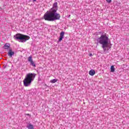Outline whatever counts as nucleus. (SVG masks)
<instances>
[{"label":"nucleus","mask_w":129,"mask_h":129,"mask_svg":"<svg viewBox=\"0 0 129 129\" xmlns=\"http://www.w3.org/2000/svg\"><path fill=\"white\" fill-rule=\"evenodd\" d=\"M57 11H58V3L56 2L53 4V7L50 11H47L44 15L43 19L48 22H53L57 20H60L61 16L59 13H57Z\"/></svg>","instance_id":"nucleus-1"},{"label":"nucleus","mask_w":129,"mask_h":129,"mask_svg":"<svg viewBox=\"0 0 129 129\" xmlns=\"http://www.w3.org/2000/svg\"><path fill=\"white\" fill-rule=\"evenodd\" d=\"M97 42L102 45V48L105 51L106 50V48L108 47L109 44V38L106 36V34L105 33L101 35V36L98 38Z\"/></svg>","instance_id":"nucleus-2"},{"label":"nucleus","mask_w":129,"mask_h":129,"mask_svg":"<svg viewBox=\"0 0 129 129\" xmlns=\"http://www.w3.org/2000/svg\"><path fill=\"white\" fill-rule=\"evenodd\" d=\"M36 77V74L35 73H28L25 76L23 80V85L25 87H28L32 84V81H34V79Z\"/></svg>","instance_id":"nucleus-3"},{"label":"nucleus","mask_w":129,"mask_h":129,"mask_svg":"<svg viewBox=\"0 0 129 129\" xmlns=\"http://www.w3.org/2000/svg\"><path fill=\"white\" fill-rule=\"evenodd\" d=\"M14 38L15 40H20L22 42H27L28 40H30V36L21 33H17L14 36Z\"/></svg>","instance_id":"nucleus-4"},{"label":"nucleus","mask_w":129,"mask_h":129,"mask_svg":"<svg viewBox=\"0 0 129 129\" xmlns=\"http://www.w3.org/2000/svg\"><path fill=\"white\" fill-rule=\"evenodd\" d=\"M28 62H30V65H32L33 67H36V64L35 63V62H34V60H33V56L32 55L28 57Z\"/></svg>","instance_id":"nucleus-5"},{"label":"nucleus","mask_w":129,"mask_h":129,"mask_svg":"<svg viewBox=\"0 0 129 129\" xmlns=\"http://www.w3.org/2000/svg\"><path fill=\"white\" fill-rule=\"evenodd\" d=\"M64 35H65V32L64 31L60 32L59 39H58L59 42H61V41L63 40V38H64Z\"/></svg>","instance_id":"nucleus-6"},{"label":"nucleus","mask_w":129,"mask_h":129,"mask_svg":"<svg viewBox=\"0 0 129 129\" xmlns=\"http://www.w3.org/2000/svg\"><path fill=\"white\" fill-rule=\"evenodd\" d=\"M8 55L10 57H13V55H15V52H13L12 49H10L9 51L8 52Z\"/></svg>","instance_id":"nucleus-7"},{"label":"nucleus","mask_w":129,"mask_h":129,"mask_svg":"<svg viewBox=\"0 0 129 129\" xmlns=\"http://www.w3.org/2000/svg\"><path fill=\"white\" fill-rule=\"evenodd\" d=\"M10 47H11V45L10 44V43H6L4 45V49L6 50H9V49H10Z\"/></svg>","instance_id":"nucleus-8"},{"label":"nucleus","mask_w":129,"mask_h":129,"mask_svg":"<svg viewBox=\"0 0 129 129\" xmlns=\"http://www.w3.org/2000/svg\"><path fill=\"white\" fill-rule=\"evenodd\" d=\"M89 74L91 75V76H93L94 74H95V71L93 70H91L89 71Z\"/></svg>","instance_id":"nucleus-9"},{"label":"nucleus","mask_w":129,"mask_h":129,"mask_svg":"<svg viewBox=\"0 0 129 129\" xmlns=\"http://www.w3.org/2000/svg\"><path fill=\"white\" fill-rule=\"evenodd\" d=\"M58 81V79H53L50 81V83H56Z\"/></svg>","instance_id":"nucleus-10"},{"label":"nucleus","mask_w":129,"mask_h":129,"mask_svg":"<svg viewBox=\"0 0 129 129\" xmlns=\"http://www.w3.org/2000/svg\"><path fill=\"white\" fill-rule=\"evenodd\" d=\"M110 70H111V72H112V73L114 72V70H115L114 66H111V68H110Z\"/></svg>","instance_id":"nucleus-11"},{"label":"nucleus","mask_w":129,"mask_h":129,"mask_svg":"<svg viewBox=\"0 0 129 129\" xmlns=\"http://www.w3.org/2000/svg\"><path fill=\"white\" fill-rule=\"evenodd\" d=\"M28 128L29 129H32L34 128V125L30 124L29 125L27 126Z\"/></svg>","instance_id":"nucleus-12"},{"label":"nucleus","mask_w":129,"mask_h":129,"mask_svg":"<svg viewBox=\"0 0 129 129\" xmlns=\"http://www.w3.org/2000/svg\"><path fill=\"white\" fill-rule=\"evenodd\" d=\"M106 2H107V3H108L109 4H110V3H111V0H106Z\"/></svg>","instance_id":"nucleus-13"},{"label":"nucleus","mask_w":129,"mask_h":129,"mask_svg":"<svg viewBox=\"0 0 129 129\" xmlns=\"http://www.w3.org/2000/svg\"><path fill=\"white\" fill-rule=\"evenodd\" d=\"M89 56H92V54H91V53H89Z\"/></svg>","instance_id":"nucleus-14"},{"label":"nucleus","mask_w":129,"mask_h":129,"mask_svg":"<svg viewBox=\"0 0 129 129\" xmlns=\"http://www.w3.org/2000/svg\"><path fill=\"white\" fill-rule=\"evenodd\" d=\"M26 115H30V114H26Z\"/></svg>","instance_id":"nucleus-15"},{"label":"nucleus","mask_w":129,"mask_h":129,"mask_svg":"<svg viewBox=\"0 0 129 129\" xmlns=\"http://www.w3.org/2000/svg\"><path fill=\"white\" fill-rule=\"evenodd\" d=\"M33 2H36L37 0H33Z\"/></svg>","instance_id":"nucleus-16"}]
</instances>
